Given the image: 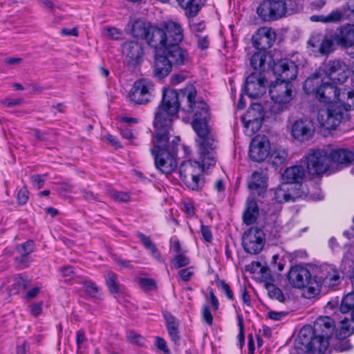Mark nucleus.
Here are the masks:
<instances>
[{"label":"nucleus","mask_w":354,"mask_h":354,"mask_svg":"<svg viewBox=\"0 0 354 354\" xmlns=\"http://www.w3.org/2000/svg\"><path fill=\"white\" fill-rule=\"evenodd\" d=\"M196 95L195 90L187 93L188 109L187 111L194 113L192 127L198 135L196 142L198 159L197 161H185L179 167L181 179L187 187L192 190H198L203 186L204 181L201 177V174L214 167L217 161L216 140L207 126V120L209 117V108L205 102L195 101Z\"/></svg>","instance_id":"obj_1"},{"label":"nucleus","mask_w":354,"mask_h":354,"mask_svg":"<svg viewBox=\"0 0 354 354\" xmlns=\"http://www.w3.org/2000/svg\"><path fill=\"white\" fill-rule=\"evenodd\" d=\"M179 97L176 90L165 89L161 103L155 113V135L151 153L156 169L164 174H171L178 165L176 158L178 143L174 140L170 142L169 135L172 129L173 120L177 118L180 108Z\"/></svg>","instance_id":"obj_2"},{"label":"nucleus","mask_w":354,"mask_h":354,"mask_svg":"<svg viewBox=\"0 0 354 354\" xmlns=\"http://www.w3.org/2000/svg\"><path fill=\"white\" fill-rule=\"evenodd\" d=\"M303 88L307 95H314L320 102L341 104L346 110L354 109V91L338 88L325 77L310 76Z\"/></svg>","instance_id":"obj_3"},{"label":"nucleus","mask_w":354,"mask_h":354,"mask_svg":"<svg viewBox=\"0 0 354 354\" xmlns=\"http://www.w3.org/2000/svg\"><path fill=\"white\" fill-rule=\"evenodd\" d=\"M189 61L188 52L179 44H167L160 53L155 55L153 64L154 75L164 78L171 71L172 66L185 65Z\"/></svg>","instance_id":"obj_4"},{"label":"nucleus","mask_w":354,"mask_h":354,"mask_svg":"<svg viewBox=\"0 0 354 354\" xmlns=\"http://www.w3.org/2000/svg\"><path fill=\"white\" fill-rule=\"evenodd\" d=\"M269 94L273 102L269 109L270 113L279 114L288 108L293 99V86L290 82L275 80L269 87Z\"/></svg>","instance_id":"obj_5"},{"label":"nucleus","mask_w":354,"mask_h":354,"mask_svg":"<svg viewBox=\"0 0 354 354\" xmlns=\"http://www.w3.org/2000/svg\"><path fill=\"white\" fill-rule=\"evenodd\" d=\"M306 169L312 175L330 174L337 171V166H333L328 153L320 149H310L305 157Z\"/></svg>","instance_id":"obj_6"},{"label":"nucleus","mask_w":354,"mask_h":354,"mask_svg":"<svg viewBox=\"0 0 354 354\" xmlns=\"http://www.w3.org/2000/svg\"><path fill=\"white\" fill-rule=\"evenodd\" d=\"M305 170L301 166H292L287 168L283 174V180L286 184H295V186L299 185V189H301V193L299 192L292 195L290 193H286V189L284 187L277 189L275 192L276 198L280 203L283 201H288L293 200L295 197H300L302 194H306L305 187L300 184L301 181L305 176ZM293 186L287 187L286 190L290 192L293 189Z\"/></svg>","instance_id":"obj_7"},{"label":"nucleus","mask_w":354,"mask_h":354,"mask_svg":"<svg viewBox=\"0 0 354 354\" xmlns=\"http://www.w3.org/2000/svg\"><path fill=\"white\" fill-rule=\"evenodd\" d=\"M301 8L297 3L295 8H288L283 0H264L258 6L257 12L262 20L271 21L284 17L288 11L290 13L297 12Z\"/></svg>","instance_id":"obj_8"},{"label":"nucleus","mask_w":354,"mask_h":354,"mask_svg":"<svg viewBox=\"0 0 354 354\" xmlns=\"http://www.w3.org/2000/svg\"><path fill=\"white\" fill-rule=\"evenodd\" d=\"M348 74V67L343 61L333 59L324 64L311 76L325 77L335 84H342L347 80Z\"/></svg>","instance_id":"obj_9"},{"label":"nucleus","mask_w":354,"mask_h":354,"mask_svg":"<svg viewBox=\"0 0 354 354\" xmlns=\"http://www.w3.org/2000/svg\"><path fill=\"white\" fill-rule=\"evenodd\" d=\"M348 111L341 104H330L326 109L319 110L317 121L323 128L329 130L335 129Z\"/></svg>","instance_id":"obj_10"},{"label":"nucleus","mask_w":354,"mask_h":354,"mask_svg":"<svg viewBox=\"0 0 354 354\" xmlns=\"http://www.w3.org/2000/svg\"><path fill=\"white\" fill-rule=\"evenodd\" d=\"M154 86L151 81L147 79L136 80L129 91L130 100L138 104H146L153 98Z\"/></svg>","instance_id":"obj_11"},{"label":"nucleus","mask_w":354,"mask_h":354,"mask_svg":"<svg viewBox=\"0 0 354 354\" xmlns=\"http://www.w3.org/2000/svg\"><path fill=\"white\" fill-rule=\"evenodd\" d=\"M243 246L246 252L252 254H259L265 245L263 231L258 227H250L243 235Z\"/></svg>","instance_id":"obj_12"},{"label":"nucleus","mask_w":354,"mask_h":354,"mask_svg":"<svg viewBox=\"0 0 354 354\" xmlns=\"http://www.w3.org/2000/svg\"><path fill=\"white\" fill-rule=\"evenodd\" d=\"M335 327L334 318H331L329 316L319 317L314 322L313 329L310 327H304L300 330L299 335L300 336L306 337L307 333L310 334L313 331V335L328 339L333 335Z\"/></svg>","instance_id":"obj_13"},{"label":"nucleus","mask_w":354,"mask_h":354,"mask_svg":"<svg viewBox=\"0 0 354 354\" xmlns=\"http://www.w3.org/2000/svg\"><path fill=\"white\" fill-rule=\"evenodd\" d=\"M271 69L277 80L280 82H288L295 80L297 76L298 68L294 62L288 59H282L274 63Z\"/></svg>","instance_id":"obj_14"},{"label":"nucleus","mask_w":354,"mask_h":354,"mask_svg":"<svg viewBox=\"0 0 354 354\" xmlns=\"http://www.w3.org/2000/svg\"><path fill=\"white\" fill-rule=\"evenodd\" d=\"M315 131L313 122L307 118L295 120L290 124L291 136L299 142H306L310 140Z\"/></svg>","instance_id":"obj_15"},{"label":"nucleus","mask_w":354,"mask_h":354,"mask_svg":"<svg viewBox=\"0 0 354 354\" xmlns=\"http://www.w3.org/2000/svg\"><path fill=\"white\" fill-rule=\"evenodd\" d=\"M268 81L264 73H252L245 80V91L251 98H258L266 91Z\"/></svg>","instance_id":"obj_16"},{"label":"nucleus","mask_w":354,"mask_h":354,"mask_svg":"<svg viewBox=\"0 0 354 354\" xmlns=\"http://www.w3.org/2000/svg\"><path fill=\"white\" fill-rule=\"evenodd\" d=\"M270 150V143L268 138L258 136L250 142L249 156L254 162H261L269 156Z\"/></svg>","instance_id":"obj_17"},{"label":"nucleus","mask_w":354,"mask_h":354,"mask_svg":"<svg viewBox=\"0 0 354 354\" xmlns=\"http://www.w3.org/2000/svg\"><path fill=\"white\" fill-rule=\"evenodd\" d=\"M334 39L321 35H313L308 41V48L315 56L328 55L333 53L335 48Z\"/></svg>","instance_id":"obj_18"},{"label":"nucleus","mask_w":354,"mask_h":354,"mask_svg":"<svg viewBox=\"0 0 354 354\" xmlns=\"http://www.w3.org/2000/svg\"><path fill=\"white\" fill-rule=\"evenodd\" d=\"M275 39V32L271 28L266 26L259 28L252 37L253 46L265 51L272 46Z\"/></svg>","instance_id":"obj_19"},{"label":"nucleus","mask_w":354,"mask_h":354,"mask_svg":"<svg viewBox=\"0 0 354 354\" xmlns=\"http://www.w3.org/2000/svg\"><path fill=\"white\" fill-rule=\"evenodd\" d=\"M336 44L342 48H347L354 46V24H346L337 28L333 34Z\"/></svg>","instance_id":"obj_20"},{"label":"nucleus","mask_w":354,"mask_h":354,"mask_svg":"<svg viewBox=\"0 0 354 354\" xmlns=\"http://www.w3.org/2000/svg\"><path fill=\"white\" fill-rule=\"evenodd\" d=\"M311 275L308 270L300 266L292 267L288 274L290 284L297 288H302L310 283Z\"/></svg>","instance_id":"obj_21"},{"label":"nucleus","mask_w":354,"mask_h":354,"mask_svg":"<svg viewBox=\"0 0 354 354\" xmlns=\"http://www.w3.org/2000/svg\"><path fill=\"white\" fill-rule=\"evenodd\" d=\"M147 43L156 49V53H160L167 44V35L165 32L156 26H151L148 30L146 40Z\"/></svg>","instance_id":"obj_22"},{"label":"nucleus","mask_w":354,"mask_h":354,"mask_svg":"<svg viewBox=\"0 0 354 354\" xmlns=\"http://www.w3.org/2000/svg\"><path fill=\"white\" fill-rule=\"evenodd\" d=\"M272 57L265 50H259L250 59V64L255 72L263 73L271 69L273 62Z\"/></svg>","instance_id":"obj_23"},{"label":"nucleus","mask_w":354,"mask_h":354,"mask_svg":"<svg viewBox=\"0 0 354 354\" xmlns=\"http://www.w3.org/2000/svg\"><path fill=\"white\" fill-rule=\"evenodd\" d=\"M163 26L167 35V44H179L183 40V29L179 23L168 21L165 22Z\"/></svg>","instance_id":"obj_24"},{"label":"nucleus","mask_w":354,"mask_h":354,"mask_svg":"<svg viewBox=\"0 0 354 354\" xmlns=\"http://www.w3.org/2000/svg\"><path fill=\"white\" fill-rule=\"evenodd\" d=\"M330 162L347 167L354 162V150L339 148L333 149L330 154Z\"/></svg>","instance_id":"obj_25"},{"label":"nucleus","mask_w":354,"mask_h":354,"mask_svg":"<svg viewBox=\"0 0 354 354\" xmlns=\"http://www.w3.org/2000/svg\"><path fill=\"white\" fill-rule=\"evenodd\" d=\"M123 53L132 63H138L144 55V50L140 43L137 41H127L122 46Z\"/></svg>","instance_id":"obj_26"},{"label":"nucleus","mask_w":354,"mask_h":354,"mask_svg":"<svg viewBox=\"0 0 354 354\" xmlns=\"http://www.w3.org/2000/svg\"><path fill=\"white\" fill-rule=\"evenodd\" d=\"M311 339L306 346L308 354H329V342L327 338H322L320 336L313 335Z\"/></svg>","instance_id":"obj_27"},{"label":"nucleus","mask_w":354,"mask_h":354,"mask_svg":"<svg viewBox=\"0 0 354 354\" xmlns=\"http://www.w3.org/2000/svg\"><path fill=\"white\" fill-rule=\"evenodd\" d=\"M320 279L322 284L326 287H333L340 283V275L339 270L332 265H327L322 270Z\"/></svg>","instance_id":"obj_28"},{"label":"nucleus","mask_w":354,"mask_h":354,"mask_svg":"<svg viewBox=\"0 0 354 354\" xmlns=\"http://www.w3.org/2000/svg\"><path fill=\"white\" fill-rule=\"evenodd\" d=\"M259 215V207L256 201L249 197L246 202V208L243 215V222L246 225L254 223Z\"/></svg>","instance_id":"obj_29"},{"label":"nucleus","mask_w":354,"mask_h":354,"mask_svg":"<svg viewBox=\"0 0 354 354\" xmlns=\"http://www.w3.org/2000/svg\"><path fill=\"white\" fill-rule=\"evenodd\" d=\"M189 17H194L203 4L202 0H176Z\"/></svg>","instance_id":"obj_30"},{"label":"nucleus","mask_w":354,"mask_h":354,"mask_svg":"<svg viewBox=\"0 0 354 354\" xmlns=\"http://www.w3.org/2000/svg\"><path fill=\"white\" fill-rule=\"evenodd\" d=\"M264 118V112L263 110V107L260 104H253L248 109L246 113L242 116V121H248L250 122L252 120L256 122H263Z\"/></svg>","instance_id":"obj_31"},{"label":"nucleus","mask_w":354,"mask_h":354,"mask_svg":"<svg viewBox=\"0 0 354 354\" xmlns=\"http://www.w3.org/2000/svg\"><path fill=\"white\" fill-rule=\"evenodd\" d=\"M266 187V178L265 175L259 171H254L252 174L248 183V187L250 189L263 190Z\"/></svg>","instance_id":"obj_32"},{"label":"nucleus","mask_w":354,"mask_h":354,"mask_svg":"<svg viewBox=\"0 0 354 354\" xmlns=\"http://www.w3.org/2000/svg\"><path fill=\"white\" fill-rule=\"evenodd\" d=\"M165 319L166 320L167 328L169 335L171 340L174 342H176L178 340H179L178 330V324L176 321V319L169 313L165 315Z\"/></svg>","instance_id":"obj_33"},{"label":"nucleus","mask_w":354,"mask_h":354,"mask_svg":"<svg viewBox=\"0 0 354 354\" xmlns=\"http://www.w3.org/2000/svg\"><path fill=\"white\" fill-rule=\"evenodd\" d=\"M310 20L323 23H337L342 20V15L339 10H335L328 15H313Z\"/></svg>","instance_id":"obj_34"},{"label":"nucleus","mask_w":354,"mask_h":354,"mask_svg":"<svg viewBox=\"0 0 354 354\" xmlns=\"http://www.w3.org/2000/svg\"><path fill=\"white\" fill-rule=\"evenodd\" d=\"M269 156L273 165H280L286 161L288 157V151L281 147H276L270 150Z\"/></svg>","instance_id":"obj_35"},{"label":"nucleus","mask_w":354,"mask_h":354,"mask_svg":"<svg viewBox=\"0 0 354 354\" xmlns=\"http://www.w3.org/2000/svg\"><path fill=\"white\" fill-rule=\"evenodd\" d=\"M151 26H149L142 21H136L132 27V35L136 38L144 39L146 40L148 35V30H149V28H151Z\"/></svg>","instance_id":"obj_36"},{"label":"nucleus","mask_w":354,"mask_h":354,"mask_svg":"<svg viewBox=\"0 0 354 354\" xmlns=\"http://www.w3.org/2000/svg\"><path fill=\"white\" fill-rule=\"evenodd\" d=\"M105 280L108 289L112 294H116L120 291V285L118 280V275L115 273L111 270L107 271Z\"/></svg>","instance_id":"obj_37"},{"label":"nucleus","mask_w":354,"mask_h":354,"mask_svg":"<svg viewBox=\"0 0 354 354\" xmlns=\"http://www.w3.org/2000/svg\"><path fill=\"white\" fill-rule=\"evenodd\" d=\"M339 310L345 314L352 310V318L354 321V292L347 294L342 300Z\"/></svg>","instance_id":"obj_38"},{"label":"nucleus","mask_w":354,"mask_h":354,"mask_svg":"<svg viewBox=\"0 0 354 354\" xmlns=\"http://www.w3.org/2000/svg\"><path fill=\"white\" fill-rule=\"evenodd\" d=\"M340 12L342 19L346 18L354 22V0H348L342 6Z\"/></svg>","instance_id":"obj_39"},{"label":"nucleus","mask_w":354,"mask_h":354,"mask_svg":"<svg viewBox=\"0 0 354 354\" xmlns=\"http://www.w3.org/2000/svg\"><path fill=\"white\" fill-rule=\"evenodd\" d=\"M243 123L244 132L248 136H252L261 127L262 122L252 120L242 121Z\"/></svg>","instance_id":"obj_40"},{"label":"nucleus","mask_w":354,"mask_h":354,"mask_svg":"<svg viewBox=\"0 0 354 354\" xmlns=\"http://www.w3.org/2000/svg\"><path fill=\"white\" fill-rule=\"evenodd\" d=\"M189 263V259L185 253L177 254L172 259L171 266L175 269H178L188 266Z\"/></svg>","instance_id":"obj_41"},{"label":"nucleus","mask_w":354,"mask_h":354,"mask_svg":"<svg viewBox=\"0 0 354 354\" xmlns=\"http://www.w3.org/2000/svg\"><path fill=\"white\" fill-rule=\"evenodd\" d=\"M266 288L268 291L270 297L276 299L281 302H283L285 300V297L281 290L276 287L274 285L268 283L266 285Z\"/></svg>","instance_id":"obj_42"},{"label":"nucleus","mask_w":354,"mask_h":354,"mask_svg":"<svg viewBox=\"0 0 354 354\" xmlns=\"http://www.w3.org/2000/svg\"><path fill=\"white\" fill-rule=\"evenodd\" d=\"M35 244L32 241H28L17 246V250L21 255H29L34 251Z\"/></svg>","instance_id":"obj_43"},{"label":"nucleus","mask_w":354,"mask_h":354,"mask_svg":"<svg viewBox=\"0 0 354 354\" xmlns=\"http://www.w3.org/2000/svg\"><path fill=\"white\" fill-rule=\"evenodd\" d=\"M103 33L107 38L114 40L120 39L122 36V32L114 27H104Z\"/></svg>","instance_id":"obj_44"},{"label":"nucleus","mask_w":354,"mask_h":354,"mask_svg":"<svg viewBox=\"0 0 354 354\" xmlns=\"http://www.w3.org/2000/svg\"><path fill=\"white\" fill-rule=\"evenodd\" d=\"M194 274V268L192 266L181 269L178 272V277L183 281H189Z\"/></svg>","instance_id":"obj_45"},{"label":"nucleus","mask_w":354,"mask_h":354,"mask_svg":"<svg viewBox=\"0 0 354 354\" xmlns=\"http://www.w3.org/2000/svg\"><path fill=\"white\" fill-rule=\"evenodd\" d=\"M30 281L28 278L22 277L21 274L15 278L14 286L17 290H24L28 288Z\"/></svg>","instance_id":"obj_46"},{"label":"nucleus","mask_w":354,"mask_h":354,"mask_svg":"<svg viewBox=\"0 0 354 354\" xmlns=\"http://www.w3.org/2000/svg\"><path fill=\"white\" fill-rule=\"evenodd\" d=\"M46 177V174H35L31 176L30 180L32 185L39 189L44 186Z\"/></svg>","instance_id":"obj_47"},{"label":"nucleus","mask_w":354,"mask_h":354,"mask_svg":"<svg viewBox=\"0 0 354 354\" xmlns=\"http://www.w3.org/2000/svg\"><path fill=\"white\" fill-rule=\"evenodd\" d=\"M189 25L191 31L195 34L202 32L205 28V24L203 21H196L193 19L189 20Z\"/></svg>","instance_id":"obj_48"},{"label":"nucleus","mask_w":354,"mask_h":354,"mask_svg":"<svg viewBox=\"0 0 354 354\" xmlns=\"http://www.w3.org/2000/svg\"><path fill=\"white\" fill-rule=\"evenodd\" d=\"M237 319H238V326L239 328V333L237 335V339L239 342L240 348H242L244 344V341H245L243 319V317L241 315H238Z\"/></svg>","instance_id":"obj_49"},{"label":"nucleus","mask_w":354,"mask_h":354,"mask_svg":"<svg viewBox=\"0 0 354 354\" xmlns=\"http://www.w3.org/2000/svg\"><path fill=\"white\" fill-rule=\"evenodd\" d=\"M127 337L128 341L132 344H136L138 346H142L144 344V338L133 331H129L127 334Z\"/></svg>","instance_id":"obj_50"},{"label":"nucleus","mask_w":354,"mask_h":354,"mask_svg":"<svg viewBox=\"0 0 354 354\" xmlns=\"http://www.w3.org/2000/svg\"><path fill=\"white\" fill-rule=\"evenodd\" d=\"M140 286L146 290H149L156 288V283L153 280L148 278H141L139 280Z\"/></svg>","instance_id":"obj_51"},{"label":"nucleus","mask_w":354,"mask_h":354,"mask_svg":"<svg viewBox=\"0 0 354 354\" xmlns=\"http://www.w3.org/2000/svg\"><path fill=\"white\" fill-rule=\"evenodd\" d=\"M218 288L225 292L227 297L231 300L234 299V295L232 290L227 283L224 281H221L218 283Z\"/></svg>","instance_id":"obj_52"},{"label":"nucleus","mask_w":354,"mask_h":354,"mask_svg":"<svg viewBox=\"0 0 354 354\" xmlns=\"http://www.w3.org/2000/svg\"><path fill=\"white\" fill-rule=\"evenodd\" d=\"M24 100L21 98L11 99L5 98L1 101V104L6 107H12L19 106L23 103Z\"/></svg>","instance_id":"obj_53"},{"label":"nucleus","mask_w":354,"mask_h":354,"mask_svg":"<svg viewBox=\"0 0 354 354\" xmlns=\"http://www.w3.org/2000/svg\"><path fill=\"white\" fill-rule=\"evenodd\" d=\"M15 261L19 269H24L29 266L30 259L28 255H21L20 257L15 258Z\"/></svg>","instance_id":"obj_54"},{"label":"nucleus","mask_w":354,"mask_h":354,"mask_svg":"<svg viewBox=\"0 0 354 354\" xmlns=\"http://www.w3.org/2000/svg\"><path fill=\"white\" fill-rule=\"evenodd\" d=\"M351 345L348 340L338 341L335 345V350L339 352H344L350 350Z\"/></svg>","instance_id":"obj_55"},{"label":"nucleus","mask_w":354,"mask_h":354,"mask_svg":"<svg viewBox=\"0 0 354 354\" xmlns=\"http://www.w3.org/2000/svg\"><path fill=\"white\" fill-rule=\"evenodd\" d=\"M202 316L203 320L209 326L212 325L213 323V316L209 309V308L204 305L202 309Z\"/></svg>","instance_id":"obj_56"},{"label":"nucleus","mask_w":354,"mask_h":354,"mask_svg":"<svg viewBox=\"0 0 354 354\" xmlns=\"http://www.w3.org/2000/svg\"><path fill=\"white\" fill-rule=\"evenodd\" d=\"M29 310L32 315L37 317L41 314L43 310V302L34 303L29 306Z\"/></svg>","instance_id":"obj_57"},{"label":"nucleus","mask_w":354,"mask_h":354,"mask_svg":"<svg viewBox=\"0 0 354 354\" xmlns=\"http://www.w3.org/2000/svg\"><path fill=\"white\" fill-rule=\"evenodd\" d=\"M341 326L340 328L342 330H344V336L350 335L354 331L353 328L350 327L351 321L348 319H344L340 322Z\"/></svg>","instance_id":"obj_58"},{"label":"nucleus","mask_w":354,"mask_h":354,"mask_svg":"<svg viewBox=\"0 0 354 354\" xmlns=\"http://www.w3.org/2000/svg\"><path fill=\"white\" fill-rule=\"evenodd\" d=\"M155 345L159 350L162 351L164 354H170L169 349L167 346V343L162 338L157 337L156 338Z\"/></svg>","instance_id":"obj_59"},{"label":"nucleus","mask_w":354,"mask_h":354,"mask_svg":"<svg viewBox=\"0 0 354 354\" xmlns=\"http://www.w3.org/2000/svg\"><path fill=\"white\" fill-rule=\"evenodd\" d=\"M112 197L118 201L127 202L129 201L130 196L127 193L113 191L111 193Z\"/></svg>","instance_id":"obj_60"},{"label":"nucleus","mask_w":354,"mask_h":354,"mask_svg":"<svg viewBox=\"0 0 354 354\" xmlns=\"http://www.w3.org/2000/svg\"><path fill=\"white\" fill-rule=\"evenodd\" d=\"M84 286L87 292H88L92 296H95L98 291V288L92 281H85Z\"/></svg>","instance_id":"obj_61"},{"label":"nucleus","mask_w":354,"mask_h":354,"mask_svg":"<svg viewBox=\"0 0 354 354\" xmlns=\"http://www.w3.org/2000/svg\"><path fill=\"white\" fill-rule=\"evenodd\" d=\"M201 231L204 240L207 242L211 241L212 235L209 227L208 226L201 225Z\"/></svg>","instance_id":"obj_62"},{"label":"nucleus","mask_w":354,"mask_h":354,"mask_svg":"<svg viewBox=\"0 0 354 354\" xmlns=\"http://www.w3.org/2000/svg\"><path fill=\"white\" fill-rule=\"evenodd\" d=\"M115 262L116 265L118 266L120 268H133V266L131 264V262L129 261L122 259L120 258H115Z\"/></svg>","instance_id":"obj_63"},{"label":"nucleus","mask_w":354,"mask_h":354,"mask_svg":"<svg viewBox=\"0 0 354 354\" xmlns=\"http://www.w3.org/2000/svg\"><path fill=\"white\" fill-rule=\"evenodd\" d=\"M28 196L26 189H20L17 194V201L21 205L26 204L28 201Z\"/></svg>","instance_id":"obj_64"}]
</instances>
